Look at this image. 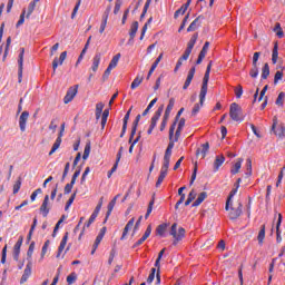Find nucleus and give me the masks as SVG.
Masks as SVG:
<instances>
[{"instance_id":"obj_10","label":"nucleus","mask_w":285,"mask_h":285,"mask_svg":"<svg viewBox=\"0 0 285 285\" xmlns=\"http://www.w3.org/2000/svg\"><path fill=\"white\" fill-rule=\"evenodd\" d=\"M63 131H59L58 138H56L55 144L52 145L51 150L49 151V156H52L61 146L62 144V137H63Z\"/></svg>"},{"instance_id":"obj_48","label":"nucleus","mask_w":285,"mask_h":285,"mask_svg":"<svg viewBox=\"0 0 285 285\" xmlns=\"http://www.w3.org/2000/svg\"><path fill=\"white\" fill-rule=\"evenodd\" d=\"M77 191H75L68 199L66 206H65V210L68 212V209L70 208V206H72V204L75 203V198H76Z\"/></svg>"},{"instance_id":"obj_60","label":"nucleus","mask_w":285,"mask_h":285,"mask_svg":"<svg viewBox=\"0 0 285 285\" xmlns=\"http://www.w3.org/2000/svg\"><path fill=\"white\" fill-rule=\"evenodd\" d=\"M155 274H156V268L153 267V268H151V273H150L149 276L147 277V283H148V284H151V283H153V281H154V278H155Z\"/></svg>"},{"instance_id":"obj_27","label":"nucleus","mask_w":285,"mask_h":285,"mask_svg":"<svg viewBox=\"0 0 285 285\" xmlns=\"http://www.w3.org/2000/svg\"><path fill=\"white\" fill-rule=\"evenodd\" d=\"M197 40H198V33L193 35L191 38L189 39V41L187 42L186 49L193 52V49H194Z\"/></svg>"},{"instance_id":"obj_1","label":"nucleus","mask_w":285,"mask_h":285,"mask_svg":"<svg viewBox=\"0 0 285 285\" xmlns=\"http://www.w3.org/2000/svg\"><path fill=\"white\" fill-rule=\"evenodd\" d=\"M237 194V189H232L226 205H225V210L228 212V218L230 220H236L237 218H239L243 214V204L242 202L237 203V206H233V197Z\"/></svg>"},{"instance_id":"obj_62","label":"nucleus","mask_w":285,"mask_h":285,"mask_svg":"<svg viewBox=\"0 0 285 285\" xmlns=\"http://www.w3.org/2000/svg\"><path fill=\"white\" fill-rule=\"evenodd\" d=\"M36 7H37V4H35V2H31L29 4L27 18H29L32 14V12L35 11Z\"/></svg>"},{"instance_id":"obj_33","label":"nucleus","mask_w":285,"mask_h":285,"mask_svg":"<svg viewBox=\"0 0 285 285\" xmlns=\"http://www.w3.org/2000/svg\"><path fill=\"white\" fill-rule=\"evenodd\" d=\"M139 120H134L132 122V128H131V134L129 136V142H131L137 134V129H138V126H139Z\"/></svg>"},{"instance_id":"obj_53","label":"nucleus","mask_w":285,"mask_h":285,"mask_svg":"<svg viewBox=\"0 0 285 285\" xmlns=\"http://www.w3.org/2000/svg\"><path fill=\"white\" fill-rule=\"evenodd\" d=\"M90 150H91V144L88 142L85 147V151H83V156L82 159L86 160L88 159L89 155H90Z\"/></svg>"},{"instance_id":"obj_16","label":"nucleus","mask_w":285,"mask_h":285,"mask_svg":"<svg viewBox=\"0 0 285 285\" xmlns=\"http://www.w3.org/2000/svg\"><path fill=\"white\" fill-rule=\"evenodd\" d=\"M139 30V22L134 21L129 30V42L134 41Z\"/></svg>"},{"instance_id":"obj_42","label":"nucleus","mask_w":285,"mask_h":285,"mask_svg":"<svg viewBox=\"0 0 285 285\" xmlns=\"http://www.w3.org/2000/svg\"><path fill=\"white\" fill-rule=\"evenodd\" d=\"M259 75L258 65H252V70H249V77L257 78Z\"/></svg>"},{"instance_id":"obj_51","label":"nucleus","mask_w":285,"mask_h":285,"mask_svg":"<svg viewBox=\"0 0 285 285\" xmlns=\"http://www.w3.org/2000/svg\"><path fill=\"white\" fill-rule=\"evenodd\" d=\"M76 279H77V274H76L75 272L70 273V274L67 276V283H68L69 285L75 284Z\"/></svg>"},{"instance_id":"obj_38","label":"nucleus","mask_w":285,"mask_h":285,"mask_svg":"<svg viewBox=\"0 0 285 285\" xmlns=\"http://www.w3.org/2000/svg\"><path fill=\"white\" fill-rule=\"evenodd\" d=\"M142 81H144V77L137 76V77L134 79V81L131 82L130 88H131L132 90H135L136 88H138V87L141 85Z\"/></svg>"},{"instance_id":"obj_59","label":"nucleus","mask_w":285,"mask_h":285,"mask_svg":"<svg viewBox=\"0 0 285 285\" xmlns=\"http://www.w3.org/2000/svg\"><path fill=\"white\" fill-rule=\"evenodd\" d=\"M10 45H11V37H8V38H7V45H6L4 53H3V60H4V59L7 58V56H8Z\"/></svg>"},{"instance_id":"obj_18","label":"nucleus","mask_w":285,"mask_h":285,"mask_svg":"<svg viewBox=\"0 0 285 285\" xmlns=\"http://www.w3.org/2000/svg\"><path fill=\"white\" fill-rule=\"evenodd\" d=\"M32 274V263L29 262L26 266L24 273L20 279V284H24Z\"/></svg>"},{"instance_id":"obj_2","label":"nucleus","mask_w":285,"mask_h":285,"mask_svg":"<svg viewBox=\"0 0 285 285\" xmlns=\"http://www.w3.org/2000/svg\"><path fill=\"white\" fill-rule=\"evenodd\" d=\"M213 65H214V62H213V60H210L207 65L206 72L203 78V83H202V88L199 91L200 105L205 104V100H206V96L208 92V82L210 79V72H212Z\"/></svg>"},{"instance_id":"obj_40","label":"nucleus","mask_w":285,"mask_h":285,"mask_svg":"<svg viewBox=\"0 0 285 285\" xmlns=\"http://www.w3.org/2000/svg\"><path fill=\"white\" fill-rule=\"evenodd\" d=\"M197 173H198V164L195 163L194 170H193V174H191V176H190L189 186H193L194 183L196 181V179H197Z\"/></svg>"},{"instance_id":"obj_50","label":"nucleus","mask_w":285,"mask_h":285,"mask_svg":"<svg viewBox=\"0 0 285 285\" xmlns=\"http://www.w3.org/2000/svg\"><path fill=\"white\" fill-rule=\"evenodd\" d=\"M154 204H155V197L153 196L151 200L149 202L147 213L145 215V219H148L149 215L151 214Z\"/></svg>"},{"instance_id":"obj_25","label":"nucleus","mask_w":285,"mask_h":285,"mask_svg":"<svg viewBox=\"0 0 285 285\" xmlns=\"http://www.w3.org/2000/svg\"><path fill=\"white\" fill-rule=\"evenodd\" d=\"M100 61H101V53L100 52H97L94 57V60H92V71L96 72L99 68V65H100Z\"/></svg>"},{"instance_id":"obj_45","label":"nucleus","mask_w":285,"mask_h":285,"mask_svg":"<svg viewBox=\"0 0 285 285\" xmlns=\"http://www.w3.org/2000/svg\"><path fill=\"white\" fill-rule=\"evenodd\" d=\"M97 217H98V216H95L94 214L90 216L88 223H86L85 226H83V229H82V232H81V234H80V236H79V239H80L81 236L83 235L85 228H89L90 225L96 220Z\"/></svg>"},{"instance_id":"obj_30","label":"nucleus","mask_w":285,"mask_h":285,"mask_svg":"<svg viewBox=\"0 0 285 285\" xmlns=\"http://www.w3.org/2000/svg\"><path fill=\"white\" fill-rule=\"evenodd\" d=\"M278 56H279V52H278V43H275L274 48H273V51H272V63L273 65H276L277 61H278Z\"/></svg>"},{"instance_id":"obj_35","label":"nucleus","mask_w":285,"mask_h":285,"mask_svg":"<svg viewBox=\"0 0 285 285\" xmlns=\"http://www.w3.org/2000/svg\"><path fill=\"white\" fill-rule=\"evenodd\" d=\"M132 109H134V106H131L129 108V110L126 112V115L124 116V119H122L124 130L128 128V121L130 119V115H131Z\"/></svg>"},{"instance_id":"obj_61","label":"nucleus","mask_w":285,"mask_h":285,"mask_svg":"<svg viewBox=\"0 0 285 285\" xmlns=\"http://www.w3.org/2000/svg\"><path fill=\"white\" fill-rule=\"evenodd\" d=\"M102 238H104V233H102V234H99V235L97 236L96 242H95V244H94L95 250H97V248H98L99 244L101 243Z\"/></svg>"},{"instance_id":"obj_55","label":"nucleus","mask_w":285,"mask_h":285,"mask_svg":"<svg viewBox=\"0 0 285 285\" xmlns=\"http://www.w3.org/2000/svg\"><path fill=\"white\" fill-rule=\"evenodd\" d=\"M284 78V72L283 71H277L274 76V85H277L279 80Z\"/></svg>"},{"instance_id":"obj_37","label":"nucleus","mask_w":285,"mask_h":285,"mask_svg":"<svg viewBox=\"0 0 285 285\" xmlns=\"http://www.w3.org/2000/svg\"><path fill=\"white\" fill-rule=\"evenodd\" d=\"M104 109H105V104L104 102H98L96 105V118H97V120H99L101 118Z\"/></svg>"},{"instance_id":"obj_44","label":"nucleus","mask_w":285,"mask_h":285,"mask_svg":"<svg viewBox=\"0 0 285 285\" xmlns=\"http://www.w3.org/2000/svg\"><path fill=\"white\" fill-rule=\"evenodd\" d=\"M151 21H153V17H150L148 19V21L144 24L142 30H141L140 41H142L144 37H146V32L148 31V26H149V23H151Z\"/></svg>"},{"instance_id":"obj_22","label":"nucleus","mask_w":285,"mask_h":285,"mask_svg":"<svg viewBox=\"0 0 285 285\" xmlns=\"http://www.w3.org/2000/svg\"><path fill=\"white\" fill-rule=\"evenodd\" d=\"M208 197L207 191H202L198 197L195 199V202L191 204V207H198L200 206Z\"/></svg>"},{"instance_id":"obj_58","label":"nucleus","mask_w":285,"mask_h":285,"mask_svg":"<svg viewBox=\"0 0 285 285\" xmlns=\"http://www.w3.org/2000/svg\"><path fill=\"white\" fill-rule=\"evenodd\" d=\"M190 55H191V50L185 49L183 56H180V60L181 61H187L189 59Z\"/></svg>"},{"instance_id":"obj_56","label":"nucleus","mask_w":285,"mask_h":285,"mask_svg":"<svg viewBox=\"0 0 285 285\" xmlns=\"http://www.w3.org/2000/svg\"><path fill=\"white\" fill-rule=\"evenodd\" d=\"M21 185H22V181H21V179L19 178V179L16 181L14 186H13V195H17V194L20 191Z\"/></svg>"},{"instance_id":"obj_28","label":"nucleus","mask_w":285,"mask_h":285,"mask_svg":"<svg viewBox=\"0 0 285 285\" xmlns=\"http://www.w3.org/2000/svg\"><path fill=\"white\" fill-rule=\"evenodd\" d=\"M265 236H266V226L262 225L257 235V240L259 245L264 243Z\"/></svg>"},{"instance_id":"obj_7","label":"nucleus","mask_w":285,"mask_h":285,"mask_svg":"<svg viewBox=\"0 0 285 285\" xmlns=\"http://www.w3.org/2000/svg\"><path fill=\"white\" fill-rule=\"evenodd\" d=\"M67 57H68V51H62V52L60 53L59 59H58V57H56V58L52 60V70H53V75L56 73L58 67L63 65V62L66 61Z\"/></svg>"},{"instance_id":"obj_57","label":"nucleus","mask_w":285,"mask_h":285,"mask_svg":"<svg viewBox=\"0 0 285 285\" xmlns=\"http://www.w3.org/2000/svg\"><path fill=\"white\" fill-rule=\"evenodd\" d=\"M75 187V183L70 181L65 186V195H69L72 193V188Z\"/></svg>"},{"instance_id":"obj_4","label":"nucleus","mask_w":285,"mask_h":285,"mask_svg":"<svg viewBox=\"0 0 285 285\" xmlns=\"http://www.w3.org/2000/svg\"><path fill=\"white\" fill-rule=\"evenodd\" d=\"M170 235L175 238L174 246H177L178 242L183 240L186 235V229L180 227L177 232V224H174L170 229Z\"/></svg>"},{"instance_id":"obj_52","label":"nucleus","mask_w":285,"mask_h":285,"mask_svg":"<svg viewBox=\"0 0 285 285\" xmlns=\"http://www.w3.org/2000/svg\"><path fill=\"white\" fill-rule=\"evenodd\" d=\"M70 171V163H67L63 169V174L61 177V183H65L66 178L68 177V173Z\"/></svg>"},{"instance_id":"obj_54","label":"nucleus","mask_w":285,"mask_h":285,"mask_svg":"<svg viewBox=\"0 0 285 285\" xmlns=\"http://www.w3.org/2000/svg\"><path fill=\"white\" fill-rule=\"evenodd\" d=\"M35 248H36V243H35V242H31V244H30V246H29V249H28V253H27V256H28L29 259L32 258Z\"/></svg>"},{"instance_id":"obj_5","label":"nucleus","mask_w":285,"mask_h":285,"mask_svg":"<svg viewBox=\"0 0 285 285\" xmlns=\"http://www.w3.org/2000/svg\"><path fill=\"white\" fill-rule=\"evenodd\" d=\"M164 105H161L157 111L154 114V116L151 117V120H150V125H149V129L147 130V134L148 135H151L153 134V130L155 129V127L157 126V121L159 120L160 116L163 115V111H164Z\"/></svg>"},{"instance_id":"obj_46","label":"nucleus","mask_w":285,"mask_h":285,"mask_svg":"<svg viewBox=\"0 0 285 285\" xmlns=\"http://www.w3.org/2000/svg\"><path fill=\"white\" fill-rule=\"evenodd\" d=\"M242 163H243V159L239 158L238 161L234 165V168L230 170L232 175H237V173H239Z\"/></svg>"},{"instance_id":"obj_63","label":"nucleus","mask_w":285,"mask_h":285,"mask_svg":"<svg viewBox=\"0 0 285 285\" xmlns=\"http://www.w3.org/2000/svg\"><path fill=\"white\" fill-rule=\"evenodd\" d=\"M174 106H175V98H170L166 111L171 112V110L174 109Z\"/></svg>"},{"instance_id":"obj_39","label":"nucleus","mask_w":285,"mask_h":285,"mask_svg":"<svg viewBox=\"0 0 285 285\" xmlns=\"http://www.w3.org/2000/svg\"><path fill=\"white\" fill-rule=\"evenodd\" d=\"M168 224H161L157 227L156 232L157 235L165 237L166 236V230H167Z\"/></svg>"},{"instance_id":"obj_41","label":"nucleus","mask_w":285,"mask_h":285,"mask_svg":"<svg viewBox=\"0 0 285 285\" xmlns=\"http://www.w3.org/2000/svg\"><path fill=\"white\" fill-rule=\"evenodd\" d=\"M203 107L204 104L202 105V100L199 99V104H195L191 109V116H197Z\"/></svg>"},{"instance_id":"obj_26","label":"nucleus","mask_w":285,"mask_h":285,"mask_svg":"<svg viewBox=\"0 0 285 285\" xmlns=\"http://www.w3.org/2000/svg\"><path fill=\"white\" fill-rule=\"evenodd\" d=\"M271 75V68L268 62H265V65L262 68L261 79L266 80Z\"/></svg>"},{"instance_id":"obj_21","label":"nucleus","mask_w":285,"mask_h":285,"mask_svg":"<svg viewBox=\"0 0 285 285\" xmlns=\"http://www.w3.org/2000/svg\"><path fill=\"white\" fill-rule=\"evenodd\" d=\"M184 111H185V108H180V109L178 110V114H176L175 121H174V124L170 126V129H169L170 139H171V137H173L174 134H175V129H176L177 122L179 121V118H180V116L184 114Z\"/></svg>"},{"instance_id":"obj_14","label":"nucleus","mask_w":285,"mask_h":285,"mask_svg":"<svg viewBox=\"0 0 285 285\" xmlns=\"http://www.w3.org/2000/svg\"><path fill=\"white\" fill-rule=\"evenodd\" d=\"M119 197H120V194H117L114 197V199L109 202V205H107V216L105 217V222H107L108 218L110 217Z\"/></svg>"},{"instance_id":"obj_6","label":"nucleus","mask_w":285,"mask_h":285,"mask_svg":"<svg viewBox=\"0 0 285 285\" xmlns=\"http://www.w3.org/2000/svg\"><path fill=\"white\" fill-rule=\"evenodd\" d=\"M278 125V118L274 117L273 118V125H272V130L274 131V134L279 138V139H284L285 137V126L284 125ZM277 127V128H276Z\"/></svg>"},{"instance_id":"obj_24","label":"nucleus","mask_w":285,"mask_h":285,"mask_svg":"<svg viewBox=\"0 0 285 285\" xmlns=\"http://www.w3.org/2000/svg\"><path fill=\"white\" fill-rule=\"evenodd\" d=\"M225 161V157L223 155L216 156L215 161H214V173H217L219 170V167Z\"/></svg>"},{"instance_id":"obj_15","label":"nucleus","mask_w":285,"mask_h":285,"mask_svg":"<svg viewBox=\"0 0 285 285\" xmlns=\"http://www.w3.org/2000/svg\"><path fill=\"white\" fill-rule=\"evenodd\" d=\"M23 58H24V48H20V53H19V82L22 81V73H23Z\"/></svg>"},{"instance_id":"obj_20","label":"nucleus","mask_w":285,"mask_h":285,"mask_svg":"<svg viewBox=\"0 0 285 285\" xmlns=\"http://www.w3.org/2000/svg\"><path fill=\"white\" fill-rule=\"evenodd\" d=\"M67 244H68V233H66V234L63 235V237H62V239H61V242H60V245H59V247H58V253H57V255H56V258H60V257H61V255H62V253H63V250H65Z\"/></svg>"},{"instance_id":"obj_3","label":"nucleus","mask_w":285,"mask_h":285,"mask_svg":"<svg viewBox=\"0 0 285 285\" xmlns=\"http://www.w3.org/2000/svg\"><path fill=\"white\" fill-rule=\"evenodd\" d=\"M229 116L232 118L233 121L242 124L245 119V116L243 115V109L242 107L236 104L233 102L229 107Z\"/></svg>"},{"instance_id":"obj_12","label":"nucleus","mask_w":285,"mask_h":285,"mask_svg":"<svg viewBox=\"0 0 285 285\" xmlns=\"http://www.w3.org/2000/svg\"><path fill=\"white\" fill-rule=\"evenodd\" d=\"M29 116H30L29 111L26 110V111H23V112L21 114V116H20V118H19V126H20V129H21L22 132L26 131L27 121H28V119H29Z\"/></svg>"},{"instance_id":"obj_36","label":"nucleus","mask_w":285,"mask_h":285,"mask_svg":"<svg viewBox=\"0 0 285 285\" xmlns=\"http://www.w3.org/2000/svg\"><path fill=\"white\" fill-rule=\"evenodd\" d=\"M171 155H173V149L167 148V149H166V153H165V156H164V164H163V165L169 166Z\"/></svg>"},{"instance_id":"obj_29","label":"nucleus","mask_w":285,"mask_h":285,"mask_svg":"<svg viewBox=\"0 0 285 285\" xmlns=\"http://www.w3.org/2000/svg\"><path fill=\"white\" fill-rule=\"evenodd\" d=\"M120 58H121V53H116L112 58H111V60H110V62H109V68L110 69H115L117 66H118V62H119V60H120Z\"/></svg>"},{"instance_id":"obj_31","label":"nucleus","mask_w":285,"mask_h":285,"mask_svg":"<svg viewBox=\"0 0 285 285\" xmlns=\"http://www.w3.org/2000/svg\"><path fill=\"white\" fill-rule=\"evenodd\" d=\"M190 6V0H187V2L185 4H183V7H180V9L176 10L175 12V18H178L179 14H184L187 9L189 8Z\"/></svg>"},{"instance_id":"obj_49","label":"nucleus","mask_w":285,"mask_h":285,"mask_svg":"<svg viewBox=\"0 0 285 285\" xmlns=\"http://www.w3.org/2000/svg\"><path fill=\"white\" fill-rule=\"evenodd\" d=\"M49 246H50V240H46L41 248V255H40L41 259H43L45 256L47 255Z\"/></svg>"},{"instance_id":"obj_34","label":"nucleus","mask_w":285,"mask_h":285,"mask_svg":"<svg viewBox=\"0 0 285 285\" xmlns=\"http://www.w3.org/2000/svg\"><path fill=\"white\" fill-rule=\"evenodd\" d=\"M139 120H134L132 122V128H131V134L129 136V142H131L137 134V129H138V126H139Z\"/></svg>"},{"instance_id":"obj_8","label":"nucleus","mask_w":285,"mask_h":285,"mask_svg":"<svg viewBox=\"0 0 285 285\" xmlns=\"http://www.w3.org/2000/svg\"><path fill=\"white\" fill-rule=\"evenodd\" d=\"M49 200H50L49 195H45L43 200L39 208V212L42 214V217L45 218L48 217L50 213Z\"/></svg>"},{"instance_id":"obj_13","label":"nucleus","mask_w":285,"mask_h":285,"mask_svg":"<svg viewBox=\"0 0 285 285\" xmlns=\"http://www.w3.org/2000/svg\"><path fill=\"white\" fill-rule=\"evenodd\" d=\"M205 17L204 16H199L197 17L187 28V32H194L197 30V28H199L202 26L200 20H204Z\"/></svg>"},{"instance_id":"obj_47","label":"nucleus","mask_w":285,"mask_h":285,"mask_svg":"<svg viewBox=\"0 0 285 285\" xmlns=\"http://www.w3.org/2000/svg\"><path fill=\"white\" fill-rule=\"evenodd\" d=\"M122 4H124V0H116L115 1L114 14H118L119 13Z\"/></svg>"},{"instance_id":"obj_23","label":"nucleus","mask_w":285,"mask_h":285,"mask_svg":"<svg viewBox=\"0 0 285 285\" xmlns=\"http://www.w3.org/2000/svg\"><path fill=\"white\" fill-rule=\"evenodd\" d=\"M209 149H210V145H209V142H206V144L202 145V150L200 149L196 150V156L202 155L203 158H206Z\"/></svg>"},{"instance_id":"obj_17","label":"nucleus","mask_w":285,"mask_h":285,"mask_svg":"<svg viewBox=\"0 0 285 285\" xmlns=\"http://www.w3.org/2000/svg\"><path fill=\"white\" fill-rule=\"evenodd\" d=\"M22 243H23V236H20L19 240L16 243L13 247V258L16 262L19 261Z\"/></svg>"},{"instance_id":"obj_9","label":"nucleus","mask_w":285,"mask_h":285,"mask_svg":"<svg viewBox=\"0 0 285 285\" xmlns=\"http://www.w3.org/2000/svg\"><path fill=\"white\" fill-rule=\"evenodd\" d=\"M77 91H78V86L69 88V90L67 91V94L63 98V104L65 105L70 104V101H72V99H75Z\"/></svg>"},{"instance_id":"obj_64","label":"nucleus","mask_w":285,"mask_h":285,"mask_svg":"<svg viewBox=\"0 0 285 285\" xmlns=\"http://www.w3.org/2000/svg\"><path fill=\"white\" fill-rule=\"evenodd\" d=\"M150 234H151V226L149 225L141 238H144L146 240V239H148Z\"/></svg>"},{"instance_id":"obj_11","label":"nucleus","mask_w":285,"mask_h":285,"mask_svg":"<svg viewBox=\"0 0 285 285\" xmlns=\"http://www.w3.org/2000/svg\"><path fill=\"white\" fill-rule=\"evenodd\" d=\"M195 73H196V67H193L189 69L188 73H187V77H186V80L184 82V86H183V89L186 90L188 89V87L190 86L194 77H195Z\"/></svg>"},{"instance_id":"obj_43","label":"nucleus","mask_w":285,"mask_h":285,"mask_svg":"<svg viewBox=\"0 0 285 285\" xmlns=\"http://www.w3.org/2000/svg\"><path fill=\"white\" fill-rule=\"evenodd\" d=\"M284 100H285V92H279L275 101V105L278 107H284Z\"/></svg>"},{"instance_id":"obj_32","label":"nucleus","mask_w":285,"mask_h":285,"mask_svg":"<svg viewBox=\"0 0 285 285\" xmlns=\"http://www.w3.org/2000/svg\"><path fill=\"white\" fill-rule=\"evenodd\" d=\"M274 32H276V36L278 39H283L285 37L284 30L282 28V24L277 22L274 27Z\"/></svg>"},{"instance_id":"obj_19","label":"nucleus","mask_w":285,"mask_h":285,"mask_svg":"<svg viewBox=\"0 0 285 285\" xmlns=\"http://www.w3.org/2000/svg\"><path fill=\"white\" fill-rule=\"evenodd\" d=\"M168 168H169L168 165H163V167L160 169V175H159L158 180L156 183V188H159V186L165 180V177H167Z\"/></svg>"}]
</instances>
